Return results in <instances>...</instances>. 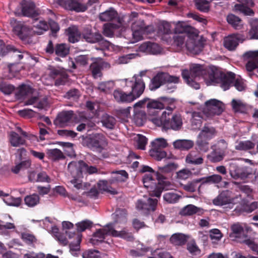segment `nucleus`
I'll use <instances>...</instances> for the list:
<instances>
[{
  "mask_svg": "<svg viewBox=\"0 0 258 258\" xmlns=\"http://www.w3.org/2000/svg\"><path fill=\"white\" fill-rule=\"evenodd\" d=\"M101 122L103 126L108 130H112L115 128L116 120L114 117L108 114H104L102 116Z\"/></svg>",
  "mask_w": 258,
  "mask_h": 258,
  "instance_id": "nucleus-33",
  "label": "nucleus"
},
{
  "mask_svg": "<svg viewBox=\"0 0 258 258\" xmlns=\"http://www.w3.org/2000/svg\"><path fill=\"white\" fill-rule=\"evenodd\" d=\"M113 184H110V179L108 180H100L98 182V187L99 189L101 190H103L107 191L112 195H115L117 194V191L112 188L111 185Z\"/></svg>",
  "mask_w": 258,
  "mask_h": 258,
  "instance_id": "nucleus-36",
  "label": "nucleus"
},
{
  "mask_svg": "<svg viewBox=\"0 0 258 258\" xmlns=\"http://www.w3.org/2000/svg\"><path fill=\"white\" fill-rule=\"evenodd\" d=\"M11 52H19L18 49L13 45H8L7 46H0V55L3 56L6 55L8 53Z\"/></svg>",
  "mask_w": 258,
  "mask_h": 258,
  "instance_id": "nucleus-63",
  "label": "nucleus"
},
{
  "mask_svg": "<svg viewBox=\"0 0 258 258\" xmlns=\"http://www.w3.org/2000/svg\"><path fill=\"white\" fill-rule=\"evenodd\" d=\"M16 11L15 15L21 13L23 16H38L39 15H52L54 13L48 9H39L36 8L35 3L30 0H23L20 3L19 10Z\"/></svg>",
  "mask_w": 258,
  "mask_h": 258,
  "instance_id": "nucleus-5",
  "label": "nucleus"
},
{
  "mask_svg": "<svg viewBox=\"0 0 258 258\" xmlns=\"http://www.w3.org/2000/svg\"><path fill=\"white\" fill-rule=\"evenodd\" d=\"M207 139H201L198 136L196 144L198 148L203 152H206L209 150V143Z\"/></svg>",
  "mask_w": 258,
  "mask_h": 258,
  "instance_id": "nucleus-61",
  "label": "nucleus"
},
{
  "mask_svg": "<svg viewBox=\"0 0 258 258\" xmlns=\"http://www.w3.org/2000/svg\"><path fill=\"white\" fill-rule=\"evenodd\" d=\"M70 52V47L66 43H58L55 45V54L61 57H66Z\"/></svg>",
  "mask_w": 258,
  "mask_h": 258,
  "instance_id": "nucleus-38",
  "label": "nucleus"
},
{
  "mask_svg": "<svg viewBox=\"0 0 258 258\" xmlns=\"http://www.w3.org/2000/svg\"><path fill=\"white\" fill-rule=\"evenodd\" d=\"M92 225L93 222L88 220H83L76 224L77 230L79 232H83L86 229L90 228L92 226Z\"/></svg>",
  "mask_w": 258,
  "mask_h": 258,
  "instance_id": "nucleus-54",
  "label": "nucleus"
},
{
  "mask_svg": "<svg viewBox=\"0 0 258 258\" xmlns=\"http://www.w3.org/2000/svg\"><path fill=\"white\" fill-rule=\"evenodd\" d=\"M68 40L70 42L75 43L78 42L80 38L78 30L75 26H71L69 27L66 31Z\"/></svg>",
  "mask_w": 258,
  "mask_h": 258,
  "instance_id": "nucleus-37",
  "label": "nucleus"
},
{
  "mask_svg": "<svg viewBox=\"0 0 258 258\" xmlns=\"http://www.w3.org/2000/svg\"><path fill=\"white\" fill-rule=\"evenodd\" d=\"M229 172L231 176L234 179H244L251 174V168L249 166L232 163L230 165Z\"/></svg>",
  "mask_w": 258,
  "mask_h": 258,
  "instance_id": "nucleus-11",
  "label": "nucleus"
},
{
  "mask_svg": "<svg viewBox=\"0 0 258 258\" xmlns=\"http://www.w3.org/2000/svg\"><path fill=\"white\" fill-rule=\"evenodd\" d=\"M32 93V88L28 85L23 84L20 86L17 95L21 97H24Z\"/></svg>",
  "mask_w": 258,
  "mask_h": 258,
  "instance_id": "nucleus-57",
  "label": "nucleus"
},
{
  "mask_svg": "<svg viewBox=\"0 0 258 258\" xmlns=\"http://www.w3.org/2000/svg\"><path fill=\"white\" fill-rule=\"evenodd\" d=\"M10 141L13 147H19L25 143V140L15 132H11L10 135Z\"/></svg>",
  "mask_w": 258,
  "mask_h": 258,
  "instance_id": "nucleus-43",
  "label": "nucleus"
},
{
  "mask_svg": "<svg viewBox=\"0 0 258 258\" xmlns=\"http://www.w3.org/2000/svg\"><path fill=\"white\" fill-rule=\"evenodd\" d=\"M110 65L109 63L101 60L95 61L90 66V69L93 77L97 79L102 76V71L104 69H109Z\"/></svg>",
  "mask_w": 258,
  "mask_h": 258,
  "instance_id": "nucleus-18",
  "label": "nucleus"
},
{
  "mask_svg": "<svg viewBox=\"0 0 258 258\" xmlns=\"http://www.w3.org/2000/svg\"><path fill=\"white\" fill-rule=\"evenodd\" d=\"M191 73L195 76L205 74V80L207 85L219 84L224 91L228 90L235 76V74L232 72L225 73L214 66L205 70L200 64L194 66L191 69Z\"/></svg>",
  "mask_w": 258,
  "mask_h": 258,
  "instance_id": "nucleus-1",
  "label": "nucleus"
},
{
  "mask_svg": "<svg viewBox=\"0 0 258 258\" xmlns=\"http://www.w3.org/2000/svg\"><path fill=\"white\" fill-rule=\"evenodd\" d=\"M82 35L83 38L88 42L99 43L105 47H108L110 45L109 42L104 39L101 34L98 33H93L91 30L89 28L84 29Z\"/></svg>",
  "mask_w": 258,
  "mask_h": 258,
  "instance_id": "nucleus-14",
  "label": "nucleus"
},
{
  "mask_svg": "<svg viewBox=\"0 0 258 258\" xmlns=\"http://www.w3.org/2000/svg\"><path fill=\"white\" fill-rule=\"evenodd\" d=\"M166 115V119L164 120V129L178 131L182 126V120L181 115L177 114L172 115L171 117Z\"/></svg>",
  "mask_w": 258,
  "mask_h": 258,
  "instance_id": "nucleus-16",
  "label": "nucleus"
},
{
  "mask_svg": "<svg viewBox=\"0 0 258 258\" xmlns=\"http://www.w3.org/2000/svg\"><path fill=\"white\" fill-rule=\"evenodd\" d=\"M169 99L166 97H161L157 100L151 99L148 100L147 107L150 115L156 116L165 107L166 102L169 101Z\"/></svg>",
  "mask_w": 258,
  "mask_h": 258,
  "instance_id": "nucleus-12",
  "label": "nucleus"
},
{
  "mask_svg": "<svg viewBox=\"0 0 258 258\" xmlns=\"http://www.w3.org/2000/svg\"><path fill=\"white\" fill-rule=\"evenodd\" d=\"M167 110L168 112L163 111L161 117L154 116L150 119V120L157 126H162L164 128V120L166 119V115H167L168 116H170L171 114L172 109L169 107V108H167Z\"/></svg>",
  "mask_w": 258,
  "mask_h": 258,
  "instance_id": "nucleus-34",
  "label": "nucleus"
},
{
  "mask_svg": "<svg viewBox=\"0 0 258 258\" xmlns=\"http://www.w3.org/2000/svg\"><path fill=\"white\" fill-rule=\"evenodd\" d=\"M83 161H73L70 162L67 167L68 173L72 179L68 181V186L74 187L77 189L82 188V181L83 170Z\"/></svg>",
  "mask_w": 258,
  "mask_h": 258,
  "instance_id": "nucleus-3",
  "label": "nucleus"
},
{
  "mask_svg": "<svg viewBox=\"0 0 258 258\" xmlns=\"http://www.w3.org/2000/svg\"><path fill=\"white\" fill-rule=\"evenodd\" d=\"M76 241L75 242H72L70 245V250L71 252H75L80 250V243L82 240V234H77L76 236Z\"/></svg>",
  "mask_w": 258,
  "mask_h": 258,
  "instance_id": "nucleus-58",
  "label": "nucleus"
},
{
  "mask_svg": "<svg viewBox=\"0 0 258 258\" xmlns=\"http://www.w3.org/2000/svg\"><path fill=\"white\" fill-rule=\"evenodd\" d=\"M40 201V198L37 194H32L27 196L24 199L25 204L30 207H33L37 205Z\"/></svg>",
  "mask_w": 258,
  "mask_h": 258,
  "instance_id": "nucleus-45",
  "label": "nucleus"
},
{
  "mask_svg": "<svg viewBox=\"0 0 258 258\" xmlns=\"http://www.w3.org/2000/svg\"><path fill=\"white\" fill-rule=\"evenodd\" d=\"M105 235H111L113 237H120L128 241H133L134 237L131 233H129L124 230L121 231L116 230L113 228L112 224H108L103 228L98 229L93 234V236L96 238V240L103 241Z\"/></svg>",
  "mask_w": 258,
  "mask_h": 258,
  "instance_id": "nucleus-4",
  "label": "nucleus"
},
{
  "mask_svg": "<svg viewBox=\"0 0 258 258\" xmlns=\"http://www.w3.org/2000/svg\"><path fill=\"white\" fill-rule=\"evenodd\" d=\"M243 57L244 58H252V59L249 61H248L246 64L245 67L246 70L249 72H252L253 70L257 68L258 67V55L257 56H253L250 57H247L244 56V53L243 54Z\"/></svg>",
  "mask_w": 258,
  "mask_h": 258,
  "instance_id": "nucleus-48",
  "label": "nucleus"
},
{
  "mask_svg": "<svg viewBox=\"0 0 258 258\" xmlns=\"http://www.w3.org/2000/svg\"><path fill=\"white\" fill-rule=\"evenodd\" d=\"M164 83L168 84H177L179 82V78L175 76L170 75L167 73L162 72Z\"/></svg>",
  "mask_w": 258,
  "mask_h": 258,
  "instance_id": "nucleus-59",
  "label": "nucleus"
},
{
  "mask_svg": "<svg viewBox=\"0 0 258 258\" xmlns=\"http://www.w3.org/2000/svg\"><path fill=\"white\" fill-rule=\"evenodd\" d=\"M177 167V165L174 163H169L163 167H159V170L155 173V176L160 182L162 181L170 184L169 181H165L166 178L164 174L173 171Z\"/></svg>",
  "mask_w": 258,
  "mask_h": 258,
  "instance_id": "nucleus-20",
  "label": "nucleus"
},
{
  "mask_svg": "<svg viewBox=\"0 0 258 258\" xmlns=\"http://www.w3.org/2000/svg\"><path fill=\"white\" fill-rule=\"evenodd\" d=\"M158 200L156 199L149 198L147 202H144L142 200H138L136 207L138 210L146 211L147 212H154L156 209Z\"/></svg>",
  "mask_w": 258,
  "mask_h": 258,
  "instance_id": "nucleus-24",
  "label": "nucleus"
},
{
  "mask_svg": "<svg viewBox=\"0 0 258 258\" xmlns=\"http://www.w3.org/2000/svg\"><path fill=\"white\" fill-rule=\"evenodd\" d=\"M13 29L15 34L23 41L26 40L32 33V30L22 22H18Z\"/></svg>",
  "mask_w": 258,
  "mask_h": 258,
  "instance_id": "nucleus-21",
  "label": "nucleus"
},
{
  "mask_svg": "<svg viewBox=\"0 0 258 258\" xmlns=\"http://www.w3.org/2000/svg\"><path fill=\"white\" fill-rule=\"evenodd\" d=\"M127 213L126 211L124 209H117L115 212L112 215V218L114 219V221L110 224H112L113 228H117L116 224H125L127 221L126 218Z\"/></svg>",
  "mask_w": 258,
  "mask_h": 258,
  "instance_id": "nucleus-25",
  "label": "nucleus"
},
{
  "mask_svg": "<svg viewBox=\"0 0 258 258\" xmlns=\"http://www.w3.org/2000/svg\"><path fill=\"white\" fill-rule=\"evenodd\" d=\"M232 232L230 233L229 237L231 238H238L244 232V228L239 223L233 224L231 226Z\"/></svg>",
  "mask_w": 258,
  "mask_h": 258,
  "instance_id": "nucleus-40",
  "label": "nucleus"
},
{
  "mask_svg": "<svg viewBox=\"0 0 258 258\" xmlns=\"http://www.w3.org/2000/svg\"><path fill=\"white\" fill-rule=\"evenodd\" d=\"M175 34H185L186 47L187 49L194 54L200 53L203 50L205 38L199 35V31L187 25L184 22H178L174 28Z\"/></svg>",
  "mask_w": 258,
  "mask_h": 258,
  "instance_id": "nucleus-2",
  "label": "nucleus"
},
{
  "mask_svg": "<svg viewBox=\"0 0 258 258\" xmlns=\"http://www.w3.org/2000/svg\"><path fill=\"white\" fill-rule=\"evenodd\" d=\"M201 182V179L199 178L194 180L191 182H188L186 184H182L181 186L184 190L188 192H193L196 190L198 184Z\"/></svg>",
  "mask_w": 258,
  "mask_h": 258,
  "instance_id": "nucleus-47",
  "label": "nucleus"
},
{
  "mask_svg": "<svg viewBox=\"0 0 258 258\" xmlns=\"http://www.w3.org/2000/svg\"><path fill=\"white\" fill-rule=\"evenodd\" d=\"M112 95L115 101L118 103H129L134 101L133 97L130 92H125L120 88L115 89Z\"/></svg>",
  "mask_w": 258,
  "mask_h": 258,
  "instance_id": "nucleus-19",
  "label": "nucleus"
},
{
  "mask_svg": "<svg viewBox=\"0 0 258 258\" xmlns=\"http://www.w3.org/2000/svg\"><path fill=\"white\" fill-rule=\"evenodd\" d=\"M206 108L204 113L208 118H212L215 115H219L224 110V104L215 99H211L205 102Z\"/></svg>",
  "mask_w": 258,
  "mask_h": 258,
  "instance_id": "nucleus-9",
  "label": "nucleus"
},
{
  "mask_svg": "<svg viewBox=\"0 0 258 258\" xmlns=\"http://www.w3.org/2000/svg\"><path fill=\"white\" fill-rule=\"evenodd\" d=\"M8 198L4 199V202L8 206L18 207L22 202L21 198H14L13 197H7Z\"/></svg>",
  "mask_w": 258,
  "mask_h": 258,
  "instance_id": "nucleus-60",
  "label": "nucleus"
},
{
  "mask_svg": "<svg viewBox=\"0 0 258 258\" xmlns=\"http://www.w3.org/2000/svg\"><path fill=\"white\" fill-rule=\"evenodd\" d=\"M138 50L142 52L152 54H157L161 52V48L158 44L150 41L143 43L139 46Z\"/></svg>",
  "mask_w": 258,
  "mask_h": 258,
  "instance_id": "nucleus-23",
  "label": "nucleus"
},
{
  "mask_svg": "<svg viewBox=\"0 0 258 258\" xmlns=\"http://www.w3.org/2000/svg\"><path fill=\"white\" fill-rule=\"evenodd\" d=\"M98 0H87L86 4L75 2L73 0H57L59 5L66 10L74 11L76 12H85L88 7L97 2Z\"/></svg>",
  "mask_w": 258,
  "mask_h": 258,
  "instance_id": "nucleus-8",
  "label": "nucleus"
},
{
  "mask_svg": "<svg viewBox=\"0 0 258 258\" xmlns=\"http://www.w3.org/2000/svg\"><path fill=\"white\" fill-rule=\"evenodd\" d=\"M146 114L142 111H137L135 112L134 115V120L137 126H142L144 123Z\"/></svg>",
  "mask_w": 258,
  "mask_h": 258,
  "instance_id": "nucleus-56",
  "label": "nucleus"
},
{
  "mask_svg": "<svg viewBox=\"0 0 258 258\" xmlns=\"http://www.w3.org/2000/svg\"><path fill=\"white\" fill-rule=\"evenodd\" d=\"M83 258H101V253L97 250L89 249L83 253Z\"/></svg>",
  "mask_w": 258,
  "mask_h": 258,
  "instance_id": "nucleus-62",
  "label": "nucleus"
},
{
  "mask_svg": "<svg viewBox=\"0 0 258 258\" xmlns=\"http://www.w3.org/2000/svg\"><path fill=\"white\" fill-rule=\"evenodd\" d=\"M74 111L72 110L63 111L59 113L53 121V123L59 127L67 126L72 120Z\"/></svg>",
  "mask_w": 258,
  "mask_h": 258,
  "instance_id": "nucleus-17",
  "label": "nucleus"
},
{
  "mask_svg": "<svg viewBox=\"0 0 258 258\" xmlns=\"http://www.w3.org/2000/svg\"><path fill=\"white\" fill-rule=\"evenodd\" d=\"M180 198V196L173 192H167L163 196L164 200L170 204L176 203Z\"/></svg>",
  "mask_w": 258,
  "mask_h": 258,
  "instance_id": "nucleus-53",
  "label": "nucleus"
},
{
  "mask_svg": "<svg viewBox=\"0 0 258 258\" xmlns=\"http://www.w3.org/2000/svg\"><path fill=\"white\" fill-rule=\"evenodd\" d=\"M114 86L113 81H107L99 83L97 88L101 91L107 93L113 88Z\"/></svg>",
  "mask_w": 258,
  "mask_h": 258,
  "instance_id": "nucleus-51",
  "label": "nucleus"
},
{
  "mask_svg": "<svg viewBox=\"0 0 258 258\" xmlns=\"http://www.w3.org/2000/svg\"><path fill=\"white\" fill-rule=\"evenodd\" d=\"M194 145L192 141L189 140H177L173 143L174 148L181 151L188 150Z\"/></svg>",
  "mask_w": 258,
  "mask_h": 258,
  "instance_id": "nucleus-32",
  "label": "nucleus"
},
{
  "mask_svg": "<svg viewBox=\"0 0 258 258\" xmlns=\"http://www.w3.org/2000/svg\"><path fill=\"white\" fill-rule=\"evenodd\" d=\"M126 85L131 88L130 93L135 100L139 98L144 93L145 89V83L140 76H134L131 80L125 79Z\"/></svg>",
  "mask_w": 258,
  "mask_h": 258,
  "instance_id": "nucleus-7",
  "label": "nucleus"
},
{
  "mask_svg": "<svg viewBox=\"0 0 258 258\" xmlns=\"http://www.w3.org/2000/svg\"><path fill=\"white\" fill-rule=\"evenodd\" d=\"M111 173L112 176L110 178V184L124 182L128 178V174L125 170L113 171Z\"/></svg>",
  "mask_w": 258,
  "mask_h": 258,
  "instance_id": "nucleus-27",
  "label": "nucleus"
},
{
  "mask_svg": "<svg viewBox=\"0 0 258 258\" xmlns=\"http://www.w3.org/2000/svg\"><path fill=\"white\" fill-rule=\"evenodd\" d=\"M228 23L235 29H240L242 28L243 23L239 17H226Z\"/></svg>",
  "mask_w": 258,
  "mask_h": 258,
  "instance_id": "nucleus-52",
  "label": "nucleus"
},
{
  "mask_svg": "<svg viewBox=\"0 0 258 258\" xmlns=\"http://www.w3.org/2000/svg\"><path fill=\"white\" fill-rule=\"evenodd\" d=\"M32 24L33 32L38 35L42 34L49 28V26L46 21L43 20L38 21L37 18L34 20Z\"/></svg>",
  "mask_w": 258,
  "mask_h": 258,
  "instance_id": "nucleus-29",
  "label": "nucleus"
},
{
  "mask_svg": "<svg viewBox=\"0 0 258 258\" xmlns=\"http://www.w3.org/2000/svg\"><path fill=\"white\" fill-rule=\"evenodd\" d=\"M152 147L150 150V156L157 161H160L167 156L164 149L168 146V143L164 138H157L151 143Z\"/></svg>",
  "mask_w": 258,
  "mask_h": 258,
  "instance_id": "nucleus-6",
  "label": "nucleus"
},
{
  "mask_svg": "<svg viewBox=\"0 0 258 258\" xmlns=\"http://www.w3.org/2000/svg\"><path fill=\"white\" fill-rule=\"evenodd\" d=\"M186 162L188 164L198 165L204 162V159L198 151H191L186 156Z\"/></svg>",
  "mask_w": 258,
  "mask_h": 258,
  "instance_id": "nucleus-28",
  "label": "nucleus"
},
{
  "mask_svg": "<svg viewBox=\"0 0 258 258\" xmlns=\"http://www.w3.org/2000/svg\"><path fill=\"white\" fill-rule=\"evenodd\" d=\"M164 84L162 72H159L151 80L149 89L151 91H154Z\"/></svg>",
  "mask_w": 258,
  "mask_h": 258,
  "instance_id": "nucleus-31",
  "label": "nucleus"
},
{
  "mask_svg": "<svg viewBox=\"0 0 258 258\" xmlns=\"http://www.w3.org/2000/svg\"><path fill=\"white\" fill-rule=\"evenodd\" d=\"M225 154L220 152L213 150L210 154L207 155L208 159L212 163L220 162L223 160Z\"/></svg>",
  "mask_w": 258,
  "mask_h": 258,
  "instance_id": "nucleus-44",
  "label": "nucleus"
},
{
  "mask_svg": "<svg viewBox=\"0 0 258 258\" xmlns=\"http://www.w3.org/2000/svg\"><path fill=\"white\" fill-rule=\"evenodd\" d=\"M110 22L103 25V34L108 37L113 36L114 31L124 26L123 17H111Z\"/></svg>",
  "mask_w": 258,
  "mask_h": 258,
  "instance_id": "nucleus-13",
  "label": "nucleus"
},
{
  "mask_svg": "<svg viewBox=\"0 0 258 258\" xmlns=\"http://www.w3.org/2000/svg\"><path fill=\"white\" fill-rule=\"evenodd\" d=\"M202 180V183L198 187V192L200 193V188L202 184L205 183H219L222 179L221 175L218 174H213L207 177L201 178Z\"/></svg>",
  "mask_w": 258,
  "mask_h": 258,
  "instance_id": "nucleus-35",
  "label": "nucleus"
},
{
  "mask_svg": "<svg viewBox=\"0 0 258 258\" xmlns=\"http://www.w3.org/2000/svg\"><path fill=\"white\" fill-rule=\"evenodd\" d=\"M239 40V38L236 35L228 36L224 39V46L229 50H234L238 45Z\"/></svg>",
  "mask_w": 258,
  "mask_h": 258,
  "instance_id": "nucleus-30",
  "label": "nucleus"
},
{
  "mask_svg": "<svg viewBox=\"0 0 258 258\" xmlns=\"http://www.w3.org/2000/svg\"><path fill=\"white\" fill-rule=\"evenodd\" d=\"M107 143L104 135L102 134H95L88 138L87 145L91 149L101 150Z\"/></svg>",
  "mask_w": 258,
  "mask_h": 258,
  "instance_id": "nucleus-15",
  "label": "nucleus"
},
{
  "mask_svg": "<svg viewBox=\"0 0 258 258\" xmlns=\"http://www.w3.org/2000/svg\"><path fill=\"white\" fill-rule=\"evenodd\" d=\"M49 157L53 160H57L64 158L62 152L58 149H49L47 151Z\"/></svg>",
  "mask_w": 258,
  "mask_h": 258,
  "instance_id": "nucleus-50",
  "label": "nucleus"
},
{
  "mask_svg": "<svg viewBox=\"0 0 258 258\" xmlns=\"http://www.w3.org/2000/svg\"><path fill=\"white\" fill-rule=\"evenodd\" d=\"M201 211V209L193 205H188L184 207L179 212L181 216H190Z\"/></svg>",
  "mask_w": 258,
  "mask_h": 258,
  "instance_id": "nucleus-41",
  "label": "nucleus"
},
{
  "mask_svg": "<svg viewBox=\"0 0 258 258\" xmlns=\"http://www.w3.org/2000/svg\"><path fill=\"white\" fill-rule=\"evenodd\" d=\"M232 192L229 190L222 191L216 198L213 200V204L216 206H222L230 204L233 202Z\"/></svg>",
  "mask_w": 258,
  "mask_h": 258,
  "instance_id": "nucleus-22",
  "label": "nucleus"
},
{
  "mask_svg": "<svg viewBox=\"0 0 258 258\" xmlns=\"http://www.w3.org/2000/svg\"><path fill=\"white\" fill-rule=\"evenodd\" d=\"M217 133L216 128L210 123H207L204 124L198 136L201 139L210 140L217 135Z\"/></svg>",
  "mask_w": 258,
  "mask_h": 258,
  "instance_id": "nucleus-26",
  "label": "nucleus"
},
{
  "mask_svg": "<svg viewBox=\"0 0 258 258\" xmlns=\"http://www.w3.org/2000/svg\"><path fill=\"white\" fill-rule=\"evenodd\" d=\"M15 90V87L6 82H0V91L6 95L11 94Z\"/></svg>",
  "mask_w": 258,
  "mask_h": 258,
  "instance_id": "nucleus-49",
  "label": "nucleus"
},
{
  "mask_svg": "<svg viewBox=\"0 0 258 258\" xmlns=\"http://www.w3.org/2000/svg\"><path fill=\"white\" fill-rule=\"evenodd\" d=\"M254 146V143L250 141H240L238 144L235 146V149L240 151H247L253 149Z\"/></svg>",
  "mask_w": 258,
  "mask_h": 258,
  "instance_id": "nucleus-46",
  "label": "nucleus"
},
{
  "mask_svg": "<svg viewBox=\"0 0 258 258\" xmlns=\"http://www.w3.org/2000/svg\"><path fill=\"white\" fill-rule=\"evenodd\" d=\"M232 84H233L236 89L239 91H242L244 90L246 88V85L243 79L241 78L235 79V75L234 76V78L229 88H230ZM229 89V88L228 89Z\"/></svg>",
  "mask_w": 258,
  "mask_h": 258,
  "instance_id": "nucleus-55",
  "label": "nucleus"
},
{
  "mask_svg": "<svg viewBox=\"0 0 258 258\" xmlns=\"http://www.w3.org/2000/svg\"><path fill=\"white\" fill-rule=\"evenodd\" d=\"M209 237L214 247H216L223 237V234L218 229H213L209 231Z\"/></svg>",
  "mask_w": 258,
  "mask_h": 258,
  "instance_id": "nucleus-42",
  "label": "nucleus"
},
{
  "mask_svg": "<svg viewBox=\"0 0 258 258\" xmlns=\"http://www.w3.org/2000/svg\"><path fill=\"white\" fill-rule=\"evenodd\" d=\"M228 144L227 142L224 140L222 139L218 141L216 148L214 150L226 155L225 153Z\"/></svg>",
  "mask_w": 258,
  "mask_h": 258,
  "instance_id": "nucleus-64",
  "label": "nucleus"
},
{
  "mask_svg": "<svg viewBox=\"0 0 258 258\" xmlns=\"http://www.w3.org/2000/svg\"><path fill=\"white\" fill-rule=\"evenodd\" d=\"M187 238L185 235L182 233H175L171 236L170 241L174 245H182L186 243Z\"/></svg>",
  "mask_w": 258,
  "mask_h": 258,
  "instance_id": "nucleus-39",
  "label": "nucleus"
},
{
  "mask_svg": "<svg viewBox=\"0 0 258 258\" xmlns=\"http://www.w3.org/2000/svg\"><path fill=\"white\" fill-rule=\"evenodd\" d=\"M239 4H236L232 8V11L238 14L244 16H253L254 15L252 8L255 4L253 0H237Z\"/></svg>",
  "mask_w": 258,
  "mask_h": 258,
  "instance_id": "nucleus-10",
  "label": "nucleus"
}]
</instances>
